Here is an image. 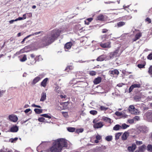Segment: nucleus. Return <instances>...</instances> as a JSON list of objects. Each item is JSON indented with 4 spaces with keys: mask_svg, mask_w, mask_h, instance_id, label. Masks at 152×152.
I'll return each instance as SVG.
<instances>
[{
    "mask_svg": "<svg viewBox=\"0 0 152 152\" xmlns=\"http://www.w3.org/2000/svg\"><path fill=\"white\" fill-rule=\"evenodd\" d=\"M60 32V31L56 29L53 30L50 34H48L43 37L42 43L45 46L51 44L59 36V33Z\"/></svg>",
    "mask_w": 152,
    "mask_h": 152,
    "instance_id": "f257e3e1",
    "label": "nucleus"
},
{
    "mask_svg": "<svg viewBox=\"0 0 152 152\" xmlns=\"http://www.w3.org/2000/svg\"><path fill=\"white\" fill-rule=\"evenodd\" d=\"M62 150L61 147L56 143L55 140L53 145L48 149V152H61Z\"/></svg>",
    "mask_w": 152,
    "mask_h": 152,
    "instance_id": "f03ea898",
    "label": "nucleus"
},
{
    "mask_svg": "<svg viewBox=\"0 0 152 152\" xmlns=\"http://www.w3.org/2000/svg\"><path fill=\"white\" fill-rule=\"evenodd\" d=\"M120 55L119 53V50L118 49L110 53H109L106 58V60H110L113 59L115 58L118 57Z\"/></svg>",
    "mask_w": 152,
    "mask_h": 152,
    "instance_id": "7ed1b4c3",
    "label": "nucleus"
},
{
    "mask_svg": "<svg viewBox=\"0 0 152 152\" xmlns=\"http://www.w3.org/2000/svg\"><path fill=\"white\" fill-rule=\"evenodd\" d=\"M56 142L60 145L62 148L64 147H67V142L66 140L64 138H60L56 140Z\"/></svg>",
    "mask_w": 152,
    "mask_h": 152,
    "instance_id": "20e7f679",
    "label": "nucleus"
},
{
    "mask_svg": "<svg viewBox=\"0 0 152 152\" xmlns=\"http://www.w3.org/2000/svg\"><path fill=\"white\" fill-rule=\"evenodd\" d=\"M129 112L135 115H139L140 113V112L137 109L135 108L133 105H130L129 108Z\"/></svg>",
    "mask_w": 152,
    "mask_h": 152,
    "instance_id": "39448f33",
    "label": "nucleus"
},
{
    "mask_svg": "<svg viewBox=\"0 0 152 152\" xmlns=\"http://www.w3.org/2000/svg\"><path fill=\"white\" fill-rule=\"evenodd\" d=\"M145 115L148 121L152 122V111L147 113Z\"/></svg>",
    "mask_w": 152,
    "mask_h": 152,
    "instance_id": "423d86ee",
    "label": "nucleus"
},
{
    "mask_svg": "<svg viewBox=\"0 0 152 152\" xmlns=\"http://www.w3.org/2000/svg\"><path fill=\"white\" fill-rule=\"evenodd\" d=\"M111 42H108L105 43H102L100 45L102 48H109L111 47Z\"/></svg>",
    "mask_w": 152,
    "mask_h": 152,
    "instance_id": "0eeeda50",
    "label": "nucleus"
},
{
    "mask_svg": "<svg viewBox=\"0 0 152 152\" xmlns=\"http://www.w3.org/2000/svg\"><path fill=\"white\" fill-rule=\"evenodd\" d=\"M109 73L111 75V76H113L114 75H118L119 74V72L118 70L115 69L109 71Z\"/></svg>",
    "mask_w": 152,
    "mask_h": 152,
    "instance_id": "6e6552de",
    "label": "nucleus"
},
{
    "mask_svg": "<svg viewBox=\"0 0 152 152\" xmlns=\"http://www.w3.org/2000/svg\"><path fill=\"white\" fill-rule=\"evenodd\" d=\"M107 18L106 16L101 14L97 17V20L100 21H104L107 19Z\"/></svg>",
    "mask_w": 152,
    "mask_h": 152,
    "instance_id": "1a4fd4ad",
    "label": "nucleus"
},
{
    "mask_svg": "<svg viewBox=\"0 0 152 152\" xmlns=\"http://www.w3.org/2000/svg\"><path fill=\"white\" fill-rule=\"evenodd\" d=\"M9 118L10 120L14 122H16L18 119L17 116L13 115H10Z\"/></svg>",
    "mask_w": 152,
    "mask_h": 152,
    "instance_id": "9d476101",
    "label": "nucleus"
},
{
    "mask_svg": "<svg viewBox=\"0 0 152 152\" xmlns=\"http://www.w3.org/2000/svg\"><path fill=\"white\" fill-rule=\"evenodd\" d=\"M103 125L102 122L95 123L94 125V127L95 128L98 129L102 127Z\"/></svg>",
    "mask_w": 152,
    "mask_h": 152,
    "instance_id": "9b49d317",
    "label": "nucleus"
},
{
    "mask_svg": "<svg viewBox=\"0 0 152 152\" xmlns=\"http://www.w3.org/2000/svg\"><path fill=\"white\" fill-rule=\"evenodd\" d=\"M102 78L100 77H98L97 78H96L93 81L94 84H97L100 83L102 80Z\"/></svg>",
    "mask_w": 152,
    "mask_h": 152,
    "instance_id": "f8f14e48",
    "label": "nucleus"
},
{
    "mask_svg": "<svg viewBox=\"0 0 152 152\" xmlns=\"http://www.w3.org/2000/svg\"><path fill=\"white\" fill-rule=\"evenodd\" d=\"M54 91L56 93L59 94H61L62 92V91L61 90V87L58 85H56Z\"/></svg>",
    "mask_w": 152,
    "mask_h": 152,
    "instance_id": "ddd939ff",
    "label": "nucleus"
},
{
    "mask_svg": "<svg viewBox=\"0 0 152 152\" xmlns=\"http://www.w3.org/2000/svg\"><path fill=\"white\" fill-rule=\"evenodd\" d=\"M18 130V129L17 126H12L10 129V131L11 132H16Z\"/></svg>",
    "mask_w": 152,
    "mask_h": 152,
    "instance_id": "4468645a",
    "label": "nucleus"
},
{
    "mask_svg": "<svg viewBox=\"0 0 152 152\" xmlns=\"http://www.w3.org/2000/svg\"><path fill=\"white\" fill-rule=\"evenodd\" d=\"M136 148V145L135 144H133L131 146H129L128 148V150L130 152H133L135 149Z\"/></svg>",
    "mask_w": 152,
    "mask_h": 152,
    "instance_id": "2eb2a0df",
    "label": "nucleus"
},
{
    "mask_svg": "<svg viewBox=\"0 0 152 152\" xmlns=\"http://www.w3.org/2000/svg\"><path fill=\"white\" fill-rule=\"evenodd\" d=\"M129 135V133L127 132H125L122 136V139L123 140H126Z\"/></svg>",
    "mask_w": 152,
    "mask_h": 152,
    "instance_id": "dca6fc26",
    "label": "nucleus"
},
{
    "mask_svg": "<svg viewBox=\"0 0 152 152\" xmlns=\"http://www.w3.org/2000/svg\"><path fill=\"white\" fill-rule=\"evenodd\" d=\"M46 93L45 92H43L41 94V97L40 99V101L43 102L46 99Z\"/></svg>",
    "mask_w": 152,
    "mask_h": 152,
    "instance_id": "f3484780",
    "label": "nucleus"
},
{
    "mask_svg": "<svg viewBox=\"0 0 152 152\" xmlns=\"http://www.w3.org/2000/svg\"><path fill=\"white\" fill-rule=\"evenodd\" d=\"M40 79H41V78L39 77H36L33 80L32 83V84L33 85L35 84L37 82H38Z\"/></svg>",
    "mask_w": 152,
    "mask_h": 152,
    "instance_id": "a211bd4d",
    "label": "nucleus"
},
{
    "mask_svg": "<svg viewBox=\"0 0 152 152\" xmlns=\"http://www.w3.org/2000/svg\"><path fill=\"white\" fill-rule=\"evenodd\" d=\"M106 56H105L102 55L98 57L96 59L97 61H102L104 60L105 59H106Z\"/></svg>",
    "mask_w": 152,
    "mask_h": 152,
    "instance_id": "6ab92c4d",
    "label": "nucleus"
},
{
    "mask_svg": "<svg viewBox=\"0 0 152 152\" xmlns=\"http://www.w3.org/2000/svg\"><path fill=\"white\" fill-rule=\"evenodd\" d=\"M48 80V78H46L45 79L41 82V85L45 87L46 85V83Z\"/></svg>",
    "mask_w": 152,
    "mask_h": 152,
    "instance_id": "aec40b11",
    "label": "nucleus"
},
{
    "mask_svg": "<svg viewBox=\"0 0 152 152\" xmlns=\"http://www.w3.org/2000/svg\"><path fill=\"white\" fill-rule=\"evenodd\" d=\"M72 45V43L69 42L66 43L65 45V48L67 49H69L71 48Z\"/></svg>",
    "mask_w": 152,
    "mask_h": 152,
    "instance_id": "412c9836",
    "label": "nucleus"
},
{
    "mask_svg": "<svg viewBox=\"0 0 152 152\" xmlns=\"http://www.w3.org/2000/svg\"><path fill=\"white\" fill-rule=\"evenodd\" d=\"M102 120L105 121L107 122L110 123H111V119L105 116H103L102 117Z\"/></svg>",
    "mask_w": 152,
    "mask_h": 152,
    "instance_id": "4be33fe9",
    "label": "nucleus"
},
{
    "mask_svg": "<svg viewBox=\"0 0 152 152\" xmlns=\"http://www.w3.org/2000/svg\"><path fill=\"white\" fill-rule=\"evenodd\" d=\"M120 129H121V126L119 124L116 125L113 127V130L115 131L118 130Z\"/></svg>",
    "mask_w": 152,
    "mask_h": 152,
    "instance_id": "5701e85b",
    "label": "nucleus"
},
{
    "mask_svg": "<svg viewBox=\"0 0 152 152\" xmlns=\"http://www.w3.org/2000/svg\"><path fill=\"white\" fill-rule=\"evenodd\" d=\"M43 110L35 108L34 109V111L37 114H39L42 113Z\"/></svg>",
    "mask_w": 152,
    "mask_h": 152,
    "instance_id": "b1692460",
    "label": "nucleus"
},
{
    "mask_svg": "<svg viewBox=\"0 0 152 152\" xmlns=\"http://www.w3.org/2000/svg\"><path fill=\"white\" fill-rule=\"evenodd\" d=\"M148 130V129L146 127H142L141 128L140 131L143 133H146Z\"/></svg>",
    "mask_w": 152,
    "mask_h": 152,
    "instance_id": "393cba45",
    "label": "nucleus"
},
{
    "mask_svg": "<svg viewBox=\"0 0 152 152\" xmlns=\"http://www.w3.org/2000/svg\"><path fill=\"white\" fill-rule=\"evenodd\" d=\"M125 24V23L123 21H121L118 23L117 24L118 27H121L122 26Z\"/></svg>",
    "mask_w": 152,
    "mask_h": 152,
    "instance_id": "a878e982",
    "label": "nucleus"
},
{
    "mask_svg": "<svg viewBox=\"0 0 152 152\" xmlns=\"http://www.w3.org/2000/svg\"><path fill=\"white\" fill-rule=\"evenodd\" d=\"M41 31H40L37 32H35V33H32V34H30L29 35H28L26 37V39H27V38L29 37H31V36L36 35H38V34H39L40 33H41Z\"/></svg>",
    "mask_w": 152,
    "mask_h": 152,
    "instance_id": "bb28decb",
    "label": "nucleus"
},
{
    "mask_svg": "<svg viewBox=\"0 0 152 152\" xmlns=\"http://www.w3.org/2000/svg\"><path fill=\"white\" fill-rule=\"evenodd\" d=\"M145 148V145H142L140 146L139 148V149L140 151H143Z\"/></svg>",
    "mask_w": 152,
    "mask_h": 152,
    "instance_id": "cd10ccee",
    "label": "nucleus"
},
{
    "mask_svg": "<svg viewBox=\"0 0 152 152\" xmlns=\"http://www.w3.org/2000/svg\"><path fill=\"white\" fill-rule=\"evenodd\" d=\"M129 126V125H127L125 124H123L121 126V129H126Z\"/></svg>",
    "mask_w": 152,
    "mask_h": 152,
    "instance_id": "c85d7f7f",
    "label": "nucleus"
},
{
    "mask_svg": "<svg viewBox=\"0 0 152 152\" xmlns=\"http://www.w3.org/2000/svg\"><path fill=\"white\" fill-rule=\"evenodd\" d=\"M27 60L26 56V55H23V58L20 59L21 62H24Z\"/></svg>",
    "mask_w": 152,
    "mask_h": 152,
    "instance_id": "c756f323",
    "label": "nucleus"
},
{
    "mask_svg": "<svg viewBox=\"0 0 152 152\" xmlns=\"http://www.w3.org/2000/svg\"><path fill=\"white\" fill-rule=\"evenodd\" d=\"M122 133L118 132L116 133L115 135V139L117 140L119 139V137L121 134Z\"/></svg>",
    "mask_w": 152,
    "mask_h": 152,
    "instance_id": "7c9ffc66",
    "label": "nucleus"
},
{
    "mask_svg": "<svg viewBox=\"0 0 152 152\" xmlns=\"http://www.w3.org/2000/svg\"><path fill=\"white\" fill-rule=\"evenodd\" d=\"M112 139V136H107L105 138L106 140L108 141H111Z\"/></svg>",
    "mask_w": 152,
    "mask_h": 152,
    "instance_id": "2f4dec72",
    "label": "nucleus"
},
{
    "mask_svg": "<svg viewBox=\"0 0 152 152\" xmlns=\"http://www.w3.org/2000/svg\"><path fill=\"white\" fill-rule=\"evenodd\" d=\"M67 129L69 132H73L75 131V128L73 127H68L67 128Z\"/></svg>",
    "mask_w": 152,
    "mask_h": 152,
    "instance_id": "473e14b6",
    "label": "nucleus"
},
{
    "mask_svg": "<svg viewBox=\"0 0 152 152\" xmlns=\"http://www.w3.org/2000/svg\"><path fill=\"white\" fill-rule=\"evenodd\" d=\"M147 149L150 152H152V145H148L147 146Z\"/></svg>",
    "mask_w": 152,
    "mask_h": 152,
    "instance_id": "72a5a7b5",
    "label": "nucleus"
},
{
    "mask_svg": "<svg viewBox=\"0 0 152 152\" xmlns=\"http://www.w3.org/2000/svg\"><path fill=\"white\" fill-rule=\"evenodd\" d=\"M90 113L91 114L93 115H95L97 114V112L95 110H91L90 111Z\"/></svg>",
    "mask_w": 152,
    "mask_h": 152,
    "instance_id": "f704fd0d",
    "label": "nucleus"
},
{
    "mask_svg": "<svg viewBox=\"0 0 152 152\" xmlns=\"http://www.w3.org/2000/svg\"><path fill=\"white\" fill-rule=\"evenodd\" d=\"M142 34L140 33H137L135 36V38H136L137 39H138L140 38Z\"/></svg>",
    "mask_w": 152,
    "mask_h": 152,
    "instance_id": "c9c22d12",
    "label": "nucleus"
},
{
    "mask_svg": "<svg viewBox=\"0 0 152 152\" xmlns=\"http://www.w3.org/2000/svg\"><path fill=\"white\" fill-rule=\"evenodd\" d=\"M148 72L151 76L152 77V66L149 67Z\"/></svg>",
    "mask_w": 152,
    "mask_h": 152,
    "instance_id": "e433bc0d",
    "label": "nucleus"
},
{
    "mask_svg": "<svg viewBox=\"0 0 152 152\" xmlns=\"http://www.w3.org/2000/svg\"><path fill=\"white\" fill-rule=\"evenodd\" d=\"M89 74L91 76H94L96 74V72L94 71H89Z\"/></svg>",
    "mask_w": 152,
    "mask_h": 152,
    "instance_id": "4c0bfd02",
    "label": "nucleus"
},
{
    "mask_svg": "<svg viewBox=\"0 0 152 152\" xmlns=\"http://www.w3.org/2000/svg\"><path fill=\"white\" fill-rule=\"evenodd\" d=\"M100 108L101 110L105 111L108 109V107H105L103 106H101Z\"/></svg>",
    "mask_w": 152,
    "mask_h": 152,
    "instance_id": "58836bf2",
    "label": "nucleus"
},
{
    "mask_svg": "<svg viewBox=\"0 0 152 152\" xmlns=\"http://www.w3.org/2000/svg\"><path fill=\"white\" fill-rule=\"evenodd\" d=\"M42 116H43L45 117L48 118H51V117L48 114H43L41 115Z\"/></svg>",
    "mask_w": 152,
    "mask_h": 152,
    "instance_id": "ea45409f",
    "label": "nucleus"
},
{
    "mask_svg": "<svg viewBox=\"0 0 152 152\" xmlns=\"http://www.w3.org/2000/svg\"><path fill=\"white\" fill-rule=\"evenodd\" d=\"M61 113H62V114L66 118V117H68V113H67V112H62Z\"/></svg>",
    "mask_w": 152,
    "mask_h": 152,
    "instance_id": "a19ab883",
    "label": "nucleus"
},
{
    "mask_svg": "<svg viewBox=\"0 0 152 152\" xmlns=\"http://www.w3.org/2000/svg\"><path fill=\"white\" fill-rule=\"evenodd\" d=\"M115 114L117 116H121L122 115V113L118 111H116L115 112Z\"/></svg>",
    "mask_w": 152,
    "mask_h": 152,
    "instance_id": "79ce46f5",
    "label": "nucleus"
},
{
    "mask_svg": "<svg viewBox=\"0 0 152 152\" xmlns=\"http://www.w3.org/2000/svg\"><path fill=\"white\" fill-rule=\"evenodd\" d=\"M18 139V138L17 137H15L14 139L12 138L10 140V141L12 143L14 142L15 141L17 140Z\"/></svg>",
    "mask_w": 152,
    "mask_h": 152,
    "instance_id": "37998d69",
    "label": "nucleus"
},
{
    "mask_svg": "<svg viewBox=\"0 0 152 152\" xmlns=\"http://www.w3.org/2000/svg\"><path fill=\"white\" fill-rule=\"evenodd\" d=\"M133 86L134 88H140V85L139 84H134L132 85Z\"/></svg>",
    "mask_w": 152,
    "mask_h": 152,
    "instance_id": "c03bdc74",
    "label": "nucleus"
},
{
    "mask_svg": "<svg viewBox=\"0 0 152 152\" xmlns=\"http://www.w3.org/2000/svg\"><path fill=\"white\" fill-rule=\"evenodd\" d=\"M57 30H58V31H60L59 33V35H60V34L61 33H64L65 32V31H66V30H65L64 29H60V30H59V29H56Z\"/></svg>",
    "mask_w": 152,
    "mask_h": 152,
    "instance_id": "a18cd8bd",
    "label": "nucleus"
},
{
    "mask_svg": "<svg viewBox=\"0 0 152 152\" xmlns=\"http://www.w3.org/2000/svg\"><path fill=\"white\" fill-rule=\"evenodd\" d=\"M83 129H77L76 132H77L78 133H81L83 132Z\"/></svg>",
    "mask_w": 152,
    "mask_h": 152,
    "instance_id": "49530a36",
    "label": "nucleus"
},
{
    "mask_svg": "<svg viewBox=\"0 0 152 152\" xmlns=\"http://www.w3.org/2000/svg\"><path fill=\"white\" fill-rule=\"evenodd\" d=\"M145 66V64H140L137 65V66L140 68H143Z\"/></svg>",
    "mask_w": 152,
    "mask_h": 152,
    "instance_id": "de8ad7c7",
    "label": "nucleus"
},
{
    "mask_svg": "<svg viewBox=\"0 0 152 152\" xmlns=\"http://www.w3.org/2000/svg\"><path fill=\"white\" fill-rule=\"evenodd\" d=\"M133 119L134 120L138 121L140 120V117L138 116H135L133 118Z\"/></svg>",
    "mask_w": 152,
    "mask_h": 152,
    "instance_id": "09e8293b",
    "label": "nucleus"
},
{
    "mask_svg": "<svg viewBox=\"0 0 152 152\" xmlns=\"http://www.w3.org/2000/svg\"><path fill=\"white\" fill-rule=\"evenodd\" d=\"M38 121L41 122H45V119L43 117L39 118Z\"/></svg>",
    "mask_w": 152,
    "mask_h": 152,
    "instance_id": "8fccbe9b",
    "label": "nucleus"
},
{
    "mask_svg": "<svg viewBox=\"0 0 152 152\" xmlns=\"http://www.w3.org/2000/svg\"><path fill=\"white\" fill-rule=\"evenodd\" d=\"M147 58L149 60H152V52L151 53L147 56Z\"/></svg>",
    "mask_w": 152,
    "mask_h": 152,
    "instance_id": "3c124183",
    "label": "nucleus"
},
{
    "mask_svg": "<svg viewBox=\"0 0 152 152\" xmlns=\"http://www.w3.org/2000/svg\"><path fill=\"white\" fill-rule=\"evenodd\" d=\"M128 122L131 124H132L134 123V119L133 118V119H128Z\"/></svg>",
    "mask_w": 152,
    "mask_h": 152,
    "instance_id": "603ef678",
    "label": "nucleus"
},
{
    "mask_svg": "<svg viewBox=\"0 0 152 152\" xmlns=\"http://www.w3.org/2000/svg\"><path fill=\"white\" fill-rule=\"evenodd\" d=\"M142 144V141H137L136 142V144L137 145H140Z\"/></svg>",
    "mask_w": 152,
    "mask_h": 152,
    "instance_id": "864d4df0",
    "label": "nucleus"
},
{
    "mask_svg": "<svg viewBox=\"0 0 152 152\" xmlns=\"http://www.w3.org/2000/svg\"><path fill=\"white\" fill-rule=\"evenodd\" d=\"M107 36L106 35H104L102 36V39L103 40L105 41L107 39Z\"/></svg>",
    "mask_w": 152,
    "mask_h": 152,
    "instance_id": "5fc2aeb1",
    "label": "nucleus"
},
{
    "mask_svg": "<svg viewBox=\"0 0 152 152\" xmlns=\"http://www.w3.org/2000/svg\"><path fill=\"white\" fill-rule=\"evenodd\" d=\"M134 88L133 86L132 85L129 88V92L130 93L133 90V89H134Z\"/></svg>",
    "mask_w": 152,
    "mask_h": 152,
    "instance_id": "6e6d98bb",
    "label": "nucleus"
},
{
    "mask_svg": "<svg viewBox=\"0 0 152 152\" xmlns=\"http://www.w3.org/2000/svg\"><path fill=\"white\" fill-rule=\"evenodd\" d=\"M122 118H126L128 116V115L125 114H123L122 113V115L121 116Z\"/></svg>",
    "mask_w": 152,
    "mask_h": 152,
    "instance_id": "4d7b16f0",
    "label": "nucleus"
},
{
    "mask_svg": "<svg viewBox=\"0 0 152 152\" xmlns=\"http://www.w3.org/2000/svg\"><path fill=\"white\" fill-rule=\"evenodd\" d=\"M96 138L97 140H99L101 139V137L100 135L98 134L96 136Z\"/></svg>",
    "mask_w": 152,
    "mask_h": 152,
    "instance_id": "13d9d810",
    "label": "nucleus"
},
{
    "mask_svg": "<svg viewBox=\"0 0 152 152\" xmlns=\"http://www.w3.org/2000/svg\"><path fill=\"white\" fill-rule=\"evenodd\" d=\"M145 20L146 21L148 22L149 23H150L151 22V19L150 18H147Z\"/></svg>",
    "mask_w": 152,
    "mask_h": 152,
    "instance_id": "bf43d9fd",
    "label": "nucleus"
},
{
    "mask_svg": "<svg viewBox=\"0 0 152 152\" xmlns=\"http://www.w3.org/2000/svg\"><path fill=\"white\" fill-rule=\"evenodd\" d=\"M93 20V18H88L86 20H87L89 22V23H90Z\"/></svg>",
    "mask_w": 152,
    "mask_h": 152,
    "instance_id": "052dcab7",
    "label": "nucleus"
},
{
    "mask_svg": "<svg viewBox=\"0 0 152 152\" xmlns=\"http://www.w3.org/2000/svg\"><path fill=\"white\" fill-rule=\"evenodd\" d=\"M30 111H31V109H26L24 111V112L26 113H28V112H30Z\"/></svg>",
    "mask_w": 152,
    "mask_h": 152,
    "instance_id": "680f3d73",
    "label": "nucleus"
},
{
    "mask_svg": "<svg viewBox=\"0 0 152 152\" xmlns=\"http://www.w3.org/2000/svg\"><path fill=\"white\" fill-rule=\"evenodd\" d=\"M24 20L23 18L19 17H18V18L16 19H15V20L17 21L18 20Z\"/></svg>",
    "mask_w": 152,
    "mask_h": 152,
    "instance_id": "e2e57ef3",
    "label": "nucleus"
},
{
    "mask_svg": "<svg viewBox=\"0 0 152 152\" xmlns=\"http://www.w3.org/2000/svg\"><path fill=\"white\" fill-rule=\"evenodd\" d=\"M16 21L15 20H15H11L10 21H9V23H10V24H12V23H13V22H14V21Z\"/></svg>",
    "mask_w": 152,
    "mask_h": 152,
    "instance_id": "0e129e2a",
    "label": "nucleus"
},
{
    "mask_svg": "<svg viewBox=\"0 0 152 152\" xmlns=\"http://www.w3.org/2000/svg\"><path fill=\"white\" fill-rule=\"evenodd\" d=\"M107 30L106 29H104L102 30V32L103 33H105L107 32Z\"/></svg>",
    "mask_w": 152,
    "mask_h": 152,
    "instance_id": "69168bd1",
    "label": "nucleus"
},
{
    "mask_svg": "<svg viewBox=\"0 0 152 152\" xmlns=\"http://www.w3.org/2000/svg\"><path fill=\"white\" fill-rule=\"evenodd\" d=\"M84 22H85V24L87 25H89L90 23L88 21L86 20H85Z\"/></svg>",
    "mask_w": 152,
    "mask_h": 152,
    "instance_id": "338daca9",
    "label": "nucleus"
},
{
    "mask_svg": "<svg viewBox=\"0 0 152 152\" xmlns=\"http://www.w3.org/2000/svg\"><path fill=\"white\" fill-rule=\"evenodd\" d=\"M123 85V84L122 83H119V84H117V86L119 87H121Z\"/></svg>",
    "mask_w": 152,
    "mask_h": 152,
    "instance_id": "774afa93",
    "label": "nucleus"
}]
</instances>
